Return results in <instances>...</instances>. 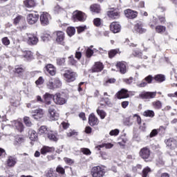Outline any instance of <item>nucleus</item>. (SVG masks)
Segmentation results:
<instances>
[{
  "label": "nucleus",
  "instance_id": "4c0bfd02",
  "mask_svg": "<svg viewBox=\"0 0 177 177\" xmlns=\"http://www.w3.org/2000/svg\"><path fill=\"white\" fill-rule=\"evenodd\" d=\"M152 106L156 110H160L162 107V103L160 101L157 100L152 102Z\"/></svg>",
  "mask_w": 177,
  "mask_h": 177
},
{
  "label": "nucleus",
  "instance_id": "de8ad7c7",
  "mask_svg": "<svg viewBox=\"0 0 177 177\" xmlns=\"http://www.w3.org/2000/svg\"><path fill=\"white\" fill-rule=\"evenodd\" d=\"M149 172H151V169L150 167H147L142 170V177H147V175H149Z\"/></svg>",
  "mask_w": 177,
  "mask_h": 177
},
{
  "label": "nucleus",
  "instance_id": "b1692460",
  "mask_svg": "<svg viewBox=\"0 0 177 177\" xmlns=\"http://www.w3.org/2000/svg\"><path fill=\"white\" fill-rule=\"evenodd\" d=\"M116 67L120 71L121 74H125L127 73V65L124 62H119L116 64Z\"/></svg>",
  "mask_w": 177,
  "mask_h": 177
},
{
  "label": "nucleus",
  "instance_id": "6e6d98bb",
  "mask_svg": "<svg viewBox=\"0 0 177 177\" xmlns=\"http://www.w3.org/2000/svg\"><path fill=\"white\" fill-rule=\"evenodd\" d=\"M3 45H5V46H8V45H10V40H9V38L8 37H3L1 39Z\"/></svg>",
  "mask_w": 177,
  "mask_h": 177
},
{
  "label": "nucleus",
  "instance_id": "0eeeda50",
  "mask_svg": "<svg viewBox=\"0 0 177 177\" xmlns=\"http://www.w3.org/2000/svg\"><path fill=\"white\" fill-rule=\"evenodd\" d=\"M53 102L55 103V104H59L62 106L67 103V100L63 97V95H62L60 93H57L55 95H53Z\"/></svg>",
  "mask_w": 177,
  "mask_h": 177
},
{
  "label": "nucleus",
  "instance_id": "9b49d317",
  "mask_svg": "<svg viewBox=\"0 0 177 177\" xmlns=\"http://www.w3.org/2000/svg\"><path fill=\"white\" fill-rule=\"evenodd\" d=\"M157 96V92L143 91L139 94L141 99H154Z\"/></svg>",
  "mask_w": 177,
  "mask_h": 177
},
{
  "label": "nucleus",
  "instance_id": "f704fd0d",
  "mask_svg": "<svg viewBox=\"0 0 177 177\" xmlns=\"http://www.w3.org/2000/svg\"><path fill=\"white\" fill-rule=\"evenodd\" d=\"M68 64L69 66H77V60L74 59V55H71L68 57Z\"/></svg>",
  "mask_w": 177,
  "mask_h": 177
},
{
  "label": "nucleus",
  "instance_id": "473e14b6",
  "mask_svg": "<svg viewBox=\"0 0 177 177\" xmlns=\"http://www.w3.org/2000/svg\"><path fill=\"white\" fill-rule=\"evenodd\" d=\"M91 10L94 13L100 12V6L98 4H93L90 7Z\"/></svg>",
  "mask_w": 177,
  "mask_h": 177
},
{
  "label": "nucleus",
  "instance_id": "f03ea898",
  "mask_svg": "<svg viewBox=\"0 0 177 177\" xmlns=\"http://www.w3.org/2000/svg\"><path fill=\"white\" fill-rule=\"evenodd\" d=\"M47 87L48 89H57V88H61L62 81H60L59 77L51 79L47 82Z\"/></svg>",
  "mask_w": 177,
  "mask_h": 177
},
{
  "label": "nucleus",
  "instance_id": "ddd939ff",
  "mask_svg": "<svg viewBox=\"0 0 177 177\" xmlns=\"http://www.w3.org/2000/svg\"><path fill=\"white\" fill-rule=\"evenodd\" d=\"M165 144L171 150H176L177 149V141L174 138L167 139L165 140Z\"/></svg>",
  "mask_w": 177,
  "mask_h": 177
},
{
  "label": "nucleus",
  "instance_id": "7ed1b4c3",
  "mask_svg": "<svg viewBox=\"0 0 177 177\" xmlns=\"http://www.w3.org/2000/svg\"><path fill=\"white\" fill-rule=\"evenodd\" d=\"M64 77L67 82H73V81L76 80L77 75V73L74 72L73 70L68 69L65 71Z\"/></svg>",
  "mask_w": 177,
  "mask_h": 177
},
{
  "label": "nucleus",
  "instance_id": "864d4df0",
  "mask_svg": "<svg viewBox=\"0 0 177 177\" xmlns=\"http://www.w3.org/2000/svg\"><path fill=\"white\" fill-rule=\"evenodd\" d=\"M93 24L95 27H100L102 24V19L100 18H95L93 20Z\"/></svg>",
  "mask_w": 177,
  "mask_h": 177
},
{
  "label": "nucleus",
  "instance_id": "4468645a",
  "mask_svg": "<svg viewBox=\"0 0 177 177\" xmlns=\"http://www.w3.org/2000/svg\"><path fill=\"white\" fill-rule=\"evenodd\" d=\"M44 109H37L34 111H32V115L35 120H39L44 117Z\"/></svg>",
  "mask_w": 177,
  "mask_h": 177
},
{
  "label": "nucleus",
  "instance_id": "cd10ccee",
  "mask_svg": "<svg viewBox=\"0 0 177 177\" xmlns=\"http://www.w3.org/2000/svg\"><path fill=\"white\" fill-rule=\"evenodd\" d=\"M103 68V64L101 62H96L92 68V71L93 73H100Z\"/></svg>",
  "mask_w": 177,
  "mask_h": 177
},
{
  "label": "nucleus",
  "instance_id": "c85d7f7f",
  "mask_svg": "<svg viewBox=\"0 0 177 177\" xmlns=\"http://www.w3.org/2000/svg\"><path fill=\"white\" fill-rule=\"evenodd\" d=\"M53 151H55V148L48 146H44L40 150V153L43 156H45L47 153H52Z\"/></svg>",
  "mask_w": 177,
  "mask_h": 177
},
{
  "label": "nucleus",
  "instance_id": "0e129e2a",
  "mask_svg": "<svg viewBox=\"0 0 177 177\" xmlns=\"http://www.w3.org/2000/svg\"><path fill=\"white\" fill-rule=\"evenodd\" d=\"M24 71V69L23 68L19 67V66H16L15 69V73H17V74H20Z\"/></svg>",
  "mask_w": 177,
  "mask_h": 177
},
{
  "label": "nucleus",
  "instance_id": "c9c22d12",
  "mask_svg": "<svg viewBox=\"0 0 177 177\" xmlns=\"http://www.w3.org/2000/svg\"><path fill=\"white\" fill-rule=\"evenodd\" d=\"M24 57L27 60H32V59H33L32 53L31 51H30V50L25 51L24 53Z\"/></svg>",
  "mask_w": 177,
  "mask_h": 177
},
{
  "label": "nucleus",
  "instance_id": "a18cd8bd",
  "mask_svg": "<svg viewBox=\"0 0 177 177\" xmlns=\"http://www.w3.org/2000/svg\"><path fill=\"white\" fill-rule=\"evenodd\" d=\"M47 177H57L56 171H53V169H50L46 174Z\"/></svg>",
  "mask_w": 177,
  "mask_h": 177
},
{
  "label": "nucleus",
  "instance_id": "c756f323",
  "mask_svg": "<svg viewBox=\"0 0 177 177\" xmlns=\"http://www.w3.org/2000/svg\"><path fill=\"white\" fill-rule=\"evenodd\" d=\"M50 130L48 129V127H46V126H41L39 129V133L40 135H44L45 138L47 136V133L50 131Z\"/></svg>",
  "mask_w": 177,
  "mask_h": 177
},
{
  "label": "nucleus",
  "instance_id": "c03bdc74",
  "mask_svg": "<svg viewBox=\"0 0 177 177\" xmlns=\"http://www.w3.org/2000/svg\"><path fill=\"white\" fill-rule=\"evenodd\" d=\"M119 51V49L111 50L109 52V57H110V59H113V57H114V56H115V55H117V53H118Z\"/></svg>",
  "mask_w": 177,
  "mask_h": 177
},
{
  "label": "nucleus",
  "instance_id": "39448f33",
  "mask_svg": "<svg viewBox=\"0 0 177 177\" xmlns=\"http://www.w3.org/2000/svg\"><path fill=\"white\" fill-rule=\"evenodd\" d=\"M55 109H56V106H55L54 105H50L48 107V114L51 121H56L59 120V113L56 112Z\"/></svg>",
  "mask_w": 177,
  "mask_h": 177
},
{
  "label": "nucleus",
  "instance_id": "37998d69",
  "mask_svg": "<svg viewBox=\"0 0 177 177\" xmlns=\"http://www.w3.org/2000/svg\"><path fill=\"white\" fill-rule=\"evenodd\" d=\"M66 32L69 37H73L75 34V28L73 27H68L66 30Z\"/></svg>",
  "mask_w": 177,
  "mask_h": 177
},
{
  "label": "nucleus",
  "instance_id": "1a4fd4ad",
  "mask_svg": "<svg viewBox=\"0 0 177 177\" xmlns=\"http://www.w3.org/2000/svg\"><path fill=\"white\" fill-rule=\"evenodd\" d=\"M150 153V149L148 147H143L139 152L140 157H141L142 160H145V161H149Z\"/></svg>",
  "mask_w": 177,
  "mask_h": 177
},
{
  "label": "nucleus",
  "instance_id": "13d9d810",
  "mask_svg": "<svg viewBox=\"0 0 177 177\" xmlns=\"http://www.w3.org/2000/svg\"><path fill=\"white\" fill-rule=\"evenodd\" d=\"M119 133H120V130L118 129H115L111 130L109 133V135H111V136H118Z\"/></svg>",
  "mask_w": 177,
  "mask_h": 177
},
{
  "label": "nucleus",
  "instance_id": "412c9836",
  "mask_svg": "<svg viewBox=\"0 0 177 177\" xmlns=\"http://www.w3.org/2000/svg\"><path fill=\"white\" fill-rule=\"evenodd\" d=\"M118 99H127L129 97V94L128 93V90L125 88L121 89V91H118L117 93Z\"/></svg>",
  "mask_w": 177,
  "mask_h": 177
},
{
  "label": "nucleus",
  "instance_id": "e2e57ef3",
  "mask_svg": "<svg viewBox=\"0 0 177 177\" xmlns=\"http://www.w3.org/2000/svg\"><path fill=\"white\" fill-rule=\"evenodd\" d=\"M62 10H63V8H62L59 5L55 6L54 8V12H55V13H60Z\"/></svg>",
  "mask_w": 177,
  "mask_h": 177
},
{
  "label": "nucleus",
  "instance_id": "423d86ee",
  "mask_svg": "<svg viewBox=\"0 0 177 177\" xmlns=\"http://www.w3.org/2000/svg\"><path fill=\"white\" fill-rule=\"evenodd\" d=\"M73 18L74 21H85L86 19V16L85 15V13L76 10L73 12Z\"/></svg>",
  "mask_w": 177,
  "mask_h": 177
},
{
  "label": "nucleus",
  "instance_id": "8fccbe9b",
  "mask_svg": "<svg viewBox=\"0 0 177 177\" xmlns=\"http://www.w3.org/2000/svg\"><path fill=\"white\" fill-rule=\"evenodd\" d=\"M15 142H17L18 145H21V143H24V138L21 136H17L15 137Z\"/></svg>",
  "mask_w": 177,
  "mask_h": 177
},
{
  "label": "nucleus",
  "instance_id": "9d476101",
  "mask_svg": "<svg viewBox=\"0 0 177 177\" xmlns=\"http://www.w3.org/2000/svg\"><path fill=\"white\" fill-rule=\"evenodd\" d=\"M26 20L30 25L35 24L39 20V15L35 13H30L27 15Z\"/></svg>",
  "mask_w": 177,
  "mask_h": 177
},
{
  "label": "nucleus",
  "instance_id": "052dcab7",
  "mask_svg": "<svg viewBox=\"0 0 177 177\" xmlns=\"http://www.w3.org/2000/svg\"><path fill=\"white\" fill-rule=\"evenodd\" d=\"M82 152L83 154H85L86 156H91V150L88 148H83L82 149Z\"/></svg>",
  "mask_w": 177,
  "mask_h": 177
},
{
  "label": "nucleus",
  "instance_id": "aec40b11",
  "mask_svg": "<svg viewBox=\"0 0 177 177\" xmlns=\"http://www.w3.org/2000/svg\"><path fill=\"white\" fill-rule=\"evenodd\" d=\"M16 164H17V158L12 156L8 157L7 166L10 167V168H12Z\"/></svg>",
  "mask_w": 177,
  "mask_h": 177
},
{
  "label": "nucleus",
  "instance_id": "a878e982",
  "mask_svg": "<svg viewBox=\"0 0 177 177\" xmlns=\"http://www.w3.org/2000/svg\"><path fill=\"white\" fill-rule=\"evenodd\" d=\"M28 44L29 45H37L38 44V37L34 35H28Z\"/></svg>",
  "mask_w": 177,
  "mask_h": 177
},
{
  "label": "nucleus",
  "instance_id": "ea45409f",
  "mask_svg": "<svg viewBox=\"0 0 177 177\" xmlns=\"http://www.w3.org/2000/svg\"><path fill=\"white\" fill-rule=\"evenodd\" d=\"M154 115H155L154 111L147 110V111H144V113H143L144 117H150L151 118H153V117H154Z\"/></svg>",
  "mask_w": 177,
  "mask_h": 177
},
{
  "label": "nucleus",
  "instance_id": "a211bd4d",
  "mask_svg": "<svg viewBox=\"0 0 177 177\" xmlns=\"http://www.w3.org/2000/svg\"><path fill=\"white\" fill-rule=\"evenodd\" d=\"M126 17L128 19H136L138 16V12L133 11L131 9H127L124 12Z\"/></svg>",
  "mask_w": 177,
  "mask_h": 177
},
{
  "label": "nucleus",
  "instance_id": "2f4dec72",
  "mask_svg": "<svg viewBox=\"0 0 177 177\" xmlns=\"http://www.w3.org/2000/svg\"><path fill=\"white\" fill-rule=\"evenodd\" d=\"M107 15L111 19H118V17H120V14L117 11H108Z\"/></svg>",
  "mask_w": 177,
  "mask_h": 177
},
{
  "label": "nucleus",
  "instance_id": "f257e3e1",
  "mask_svg": "<svg viewBox=\"0 0 177 177\" xmlns=\"http://www.w3.org/2000/svg\"><path fill=\"white\" fill-rule=\"evenodd\" d=\"M91 174L93 177H103L106 174V169L100 166L93 167L91 169Z\"/></svg>",
  "mask_w": 177,
  "mask_h": 177
},
{
  "label": "nucleus",
  "instance_id": "dca6fc26",
  "mask_svg": "<svg viewBox=\"0 0 177 177\" xmlns=\"http://www.w3.org/2000/svg\"><path fill=\"white\" fill-rule=\"evenodd\" d=\"M110 30L114 34H117L121 31V25L118 22H112L110 25Z\"/></svg>",
  "mask_w": 177,
  "mask_h": 177
},
{
  "label": "nucleus",
  "instance_id": "2eb2a0df",
  "mask_svg": "<svg viewBox=\"0 0 177 177\" xmlns=\"http://www.w3.org/2000/svg\"><path fill=\"white\" fill-rule=\"evenodd\" d=\"M46 138L49 139V140H51V142H57L59 140L57 133L53 131H48Z\"/></svg>",
  "mask_w": 177,
  "mask_h": 177
},
{
  "label": "nucleus",
  "instance_id": "5fc2aeb1",
  "mask_svg": "<svg viewBox=\"0 0 177 177\" xmlns=\"http://www.w3.org/2000/svg\"><path fill=\"white\" fill-rule=\"evenodd\" d=\"M24 124L26 125V127H31L32 125V123H31V120H30L29 117H25L24 118Z\"/></svg>",
  "mask_w": 177,
  "mask_h": 177
},
{
  "label": "nucleus",
  "instance_id": "4d7b16f0",
  "mask_svg": "<svg viewBox=\"0 0 177 177\" xmlns=\"http://www.w3.org/2000/svg\"><path fill=\"white\" fill-rule=\"evenodd\" d=\"M56 172H57L58 174H61V175H64L66 171L64 170V168L62 167V166H57V167L56 168Z\"/></svg>",
  "mask_w": 177,
  "mask_h": 177
},
{
  "label": "nucleus",
  "instance_id": "20e7f679",
  "mask_svg": "<svg viewBox=\"0 0 177 177\" xmlns=\"http://www.w3.org/2000/svg\"><path fill=\"white\" fill-rule=\"evenodd\" d=\"M54 35H56V42L58 45H62V46L66 45V42L64 41L66 39V35L63 31H56L54 32Z\"/></svg>",
  "mask_w": 177,
  "mask_h": 177
},
{
  "label": "nucleus",
  "instance_id": "680f3d73",
  "mask_svg": "<svg viewBox=\"0 0 177 177\" xmlns=\"http://www.w3.org/2000/svg\"><path fill=\"white\" fill-rule=\"evenodd\" d=\"M44 77H39L38 78V80H36L35 84H36V85H42V84H44Z\"/></svg>",
  "mask_w": 177,
  "mask_h": 177
},
{
  "label": "nucleus",
  "instance_id": "f3484780",
  "mask_svg": "<svg viewBox=\"0 0 177 177\" xmlns=\"http://www.w3.org/2000/svg\"><path fill=\"white\" fill-rule=\"evenodd\" d=\"M9 125H11V127H15L19 132H23L24 131V126L21 122L14 120L12 121L11 124Z\"/></svg>",
  "mask_w": 177,
  "mask_h": 177
},
{
  "label": "nucleus",
  "instance_id": "774afa93",
  "mask_svg": "<svg viewBox=\"0 0 177 177\" xmlns=\"http://www.w3.org/2000/svg\"><path fill=\"white\" fill-rule=\"evenodd\" d=\"M124 125H126L127 127H131V125H132V122H131V120H129V118H127L124 121Z\"/></svg>",
  "mask_w": 177,
  "mask_h": 177
},
{
  "label": "nucleus",
  "instance_id": "72a5a7b5",
  "mask_svg": "<svg viewBox=\"0 0 177 177\" xmlns=\"http://www.w3.org/2000/svg\"><path fill=\"white\" fill-rule=\"evenodd\" d=\"M167 30V28L164 26H157L156 27V31L158 34H164L165 31Z\"/></svg>",
  "mask_w": 177,
  "mask_h": 177
},
{
  "label": "nucleus",
  "instance_id": "3c124183",
  "mask_svg": "<svg viewBox=\"0 0 177 177\" xmlns=\"http://www.w3.org/2000/svg\"><path fill=\"white\" fill-rule=\"evenodd\" d=\"M41 38L44 42H46V41H49V38H50V35L49 33H43L41 36Z\"/></svg>",
  "mask_w": 177,
  "mask_h": 177
},
{
  "label": "nucleus",
  "instance_id": "4be33fe9",
  "mask_svg": "<svg viewBox=\"0 0 177 177\" xmlns=\"http://www.w3.org/2000/svg\"><path fill=\"white\" fill-rule=\"evenodd\" d=\"M24 6L27 8L28 9H32L37 6V2L35 0H24Z\"/></svg>",
  "mask_w": 177,
  "mask_h": 177
},
{
  "label": "nucleus",
  "instance_id": "79ce46f5",
  "mask_svg": "<svg viewBox=\"0 0 177 177\" xmlns=\"http://www.w3.org/2000/svg\"><path fill=\"white\" fill-rule=\"evenodd\" d=\"M154 80L158 82H164V81H165V76L164 75H156L154 77Z\"/></svg>",
  "mask_w": 177,
  "mask_h": 177
},
{
  "label": "nucleus",
  "instance_id": "e433bc0d",
  "mask_svg": "<svg viewBox=\"0 0 177 177\" xmlns=\"http://www.w3.org/2000/svg\"><path fill=\"white\" fill-rule=\"evenodd\" d=\"M29 135H30V140L35 142V140H37V138H38V136L37 134V132L34 130H30L29 131Z\"/></svg>",
  "mask_w": 177,
  "mask_h": 177
},
{
  "label": "nucleus",
  "instance_id": "6ab92c4d",
  "mask_svg": "<svg viewBox=\"0 0 177 177\" xmlns=\"http://www.w3.org/2000/svg\"><path fill=\"white\" fill-rule=\"evenodd\" d=\"M88 124L91 127H95V125H97L99 124V120L96 116H95V114L91 113L88 116Z\"/></svg>",
  "mask_w": 177,
  "mask_h": 177
},
{
  "label": "nucleus",
  "instance_id": "7c9ffc66",
  "mask_svg": "<svg viewBox=\"0 0 177 177\" xmlns=\"http://www.w3.org/2000/svg\"><path fill=\"white\" fill-rule=\"evenodd\" d=\"M113 145L111 143H104V144L100 145L95 147V149L99 151V150H100V149H102V147H105L106 149H111V147H113Z\"/></svg>",
  "mask_w": 177,
  "mask_h": 177
},
{
  "label": "nucleus",
  "instance_id": "f8f14e48",
  "mask_svg": "<svg viewBox=\"0 0 177 177\" xmlns=\"http://www.w3.org/2000/svg\"><path fill=\"white\" fill-rule=\"evenodd\" d=\"M153 82V76H151V75H149L148 76H147L142 81L141 83L140 82H137L136 86L138 88H145V86H147V84H151V82Z\"/></svg>",
  "mask_w": 177,
  "mask_h": 177
},
{
  "label": "nucleus",
  "instance_id": "bb28decb",
  "mask_svg": "<svg viewBox=\"0 0 177 177\" xmlns=\"http://www.w3.org/2000/svg\"><path fill=\"white\" fill-rule=\"evenodd\" d=\"M134 31L138 34H143L146 32V29L143 28L142 23H138L135 25Z\"/></svg>",
  "mask_w": 177,
  "mask_h": 177
},
{
  "label": "nucleus",
  "instance_id": "69168bd1",
  "mask_svg": "<svg viewBox=\"0 0 177 177\" xmlns=\"http://www.w3.org/2000/svg\"><path fill=\"white\" fill-rule=\"evenodd\" d=\"M34 103H35V101H31L30 103L26 104V107H28V109H35V105H34Z\"/></svg>",
  "mask_w": 177,
  "mask_h": 177
},
{
  "label": "nucleus",
  "instance_id": "6e6552de",
  "mask_svg": "<svg viewBox=\"0 0 177 177\" xmlns=\"http://www.w3.org/2000/svg\"><path fill=\"white\" fill-rule=\"evenodd\" d=\"M50 15L48 12H42L40 15V23L41 26H48L49 21H50Z\"/></svg>",
  "mask_w": 177,
  "mask_h": 177
},
{
  "label": "nucleus",
  "instance_id": "338daca9",
  "mask_svg": "<svg viewBox=\"0 0 177 177\" xmlns=\"http://www.w3.org/2000/svg\"><path fill=\"white\" fill-rule=\"evenodd\" d=\"M75 135H77V132L74 130H71L67 133V136H68V138H71V136H74Z\"/></svg>",
  "mask_w": 177,
  "mask_h": 177
},
{
  "label": "nucleus",
  "instance_id": "58836bf2",
  "mask_svg": "<svg viewBox=\"0 0 177 177\" xmlns=\"http://www.w3.org/2000/svg\"><path fill=\"white\" fill-rule=\"evenodd\" d=\"M95 52H96V49H91V48H86V57H88V59L92 57V56H93V53H95Z\"/></svg>",
  "mask_w": 177,
  "mask_h": 177
},
{
  "label": "nucleus",
  "instance_id": "393cba45",
  "mask_svg": "<svg viewBox=\"0 0 177 177\" xmlns=\"http://www.w3.org/2000/svg\"><path fill=\"white\" fill-rule=\"evenodd\" d=\"M53 95L48 93H46L45 95H44V103H45V104H46L47 106H50V104H52V99L53 100Z\"/></svg>",
  "mask_w": 177,
  "mask_h": 177
},
{
  "label": "nucleus",
  "instance_id": "09e8293b",
  "mask_svg": "<svg viewBox=\"0 0 177 177\" xmlns=\"http://www.w3.org/2000/svg\"><path fill=\"white\" fill-rule=\"evenodd\" d=\"M23 20H24V17H23L21 15H18L14 19V24L17 25Z\"/></svg>",
  "mask_w": 177,
  "mask_h": 177
},
{
  "label": "nucleus",
  "instance_id": "a19ab883",
  "mask_svg": "<svg viewBox=\"0 0 177 177\" xmlns=\"http://www.w3.org/2000/svg\"><path fill=\"white\" fill-rule=\"evenodd\" d=\"M97 113L100 117L101 120H104V118H106V115H107L106 111L99 109H97Z\"/></svg>",
  "mask_w": 177,
  "mask_h": 177
},
{
  "label": "nucleus",
  "instance_id": "49530a36",
  "mask_svg": "<svg viewBox=\"0 0 177 177\" xmlns=\"http://www.w3.org/2000/svg\"><path fill=\"white\" fill-rule=\"evenodd\" d=\"M5 158H6V151L2 148H0V160L3 161Z\"/></svg>",
  "mask_w": 177,
  "mask_h": 177
},
{
  "label": "nucleus",
  "instance_id": "bf43d9fd",
  "mask_svg": "<svg viewBox=\"0 0 177 177\" xmlns=\"http://www.w3.org/2000/svg\"><path fill=\"white\" fill-rule=\"evenodd\" d=\"M157 135H158V130L155 129L150 133L149 138H154V136H157Z\"/></svg>",
  "mask_w": 177,
  "mask_h": 177
},
{
  "label": "nucleus",
  "instance_id": "603ef678",
  "mask_svg": "<svg viewBox=\"0 0 177 177\" xmlns=\"http://www.w3.org/2000/svg\"><path fill=\"white\" fill-rule=\"evenodd\" d=\"M64 63H66V58L62 57V58H57V64L58 66H64Z\"/></svg>",
  "mask_w": 177,
  "mask_h": 177
},
{
  "label": "nucleus",
  "instance_id": "5701e85b",
  "mask_svg": "<svg viewBox=\"0 0 177 177\" xmlns=\"http://www.w3.org/2000/svg\"><path fill=\"white\" fill-rule=\"evenodd\" d=\"M44 71L47 74H50V75H55L56 74L55 67H53V65L50 64L45 66Z\"/></svg>",
  "mask_w": 177,
  "mask_h": 177
}]
</instances>
